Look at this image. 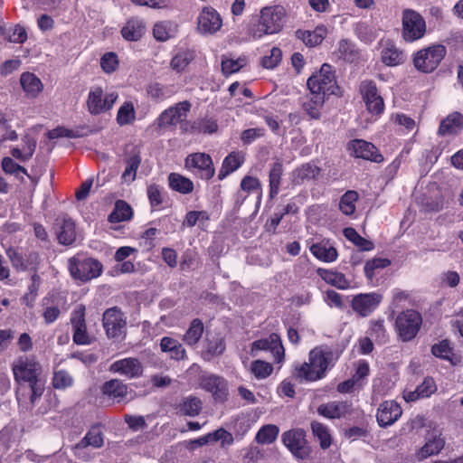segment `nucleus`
<instances>
[{
  "label": "nucleus",
  "mask_w": 463,
  "mask_h": 463,
  "mask_svg": "<svg viewBox=\"0 0 463 463\" xmlns=\"http://www.w3.org/2000/svg\"><path fill=\"white\" fill-rule=\"evenodd\" d=\"M339 354L327 345L313 348L308 354V361L296 364L294 376L299 382H317L326 377V373L335 364Z\"/></svg>",
  "instance_id": "obj_1"
},
{
  "label": "nucleus",
  "mask_w": 463,
  "mask_h": 463,
  "mask_svg": "<svg viewBox=\"0 0 463 463\" xmlns=\"http://www.w3.org/2000/svg\"><path fill=\"white\" fill-rule=\"evenodd\" d=\"M14 380L19 383H28L30 401L34 403L44 391V383L41 379L42 365L33 356H20L13 364Z\"/></svg>",
  "instance_id": "obj_2"
},
{
  "label": "nucleus",
  "mask_w": 463,
  "mask_h": 463,
  "mask_svg": "<svg viewBox=\"0 0 463 463\" xmlns=\"http://www.w3.org/2000/svg\"><path fill=\"white\" fill-rule=\"evenodd\" d=\"M285 16L283 7L266 6L260 10L258 22L250 28V33L254 39H260L264 35L274 34L282 29V20Z\"/></svg>",
  "instance_id": "obj_3"
},
{
  "label": "nucleus",
  "mask_w": 463,
  "mask_h": 463,
  "mask_svg": "<svg viewBox=\"0 0 463 463\" xmlns=\"http://www.w3.org/2000/svg\"><path fill=\"white\" fill-rule=\"evenodd\" d=\"M307 87L311 94L323 95H339L340 89L336 83L335 71L332 66L324 63L319 71L313 74L307 80Z\"/></svg>",
  "instance_id": "obj_4"
},
{
  "label": "nucleus",
  "mask_w": 463,
  "mask_h": 463,
  "mask_svg": "<svg viewBox=\"0 0 463 463\" xmlns=\"http://www.w3.org/2000/svg\"><path fill=\"white\" fill-rule=\"evenodd\" d=\"M447 54L443 44L434 43L419 50L413 57V65L420 72L431 73L434 71Z\"/></svg>",
  "instance_id": "obj_5"
},
{
  "label": "nucleus",
  "mask_w": 463,
  "mask_h": 463,
  "mask_svg": "<svg viewBox=\"0 0 463 463\" xmlns=\"http://www.w3.org/2000/svg\"><path fill=\"white\" fill-rule=\"evenodd\" d=\"M68 269L74 279L86 282L99 277L103 267L98 260L77 255L69 260Z\"/></svg>",
  "instance_id": "obj_6"
},
{
  "label": "nucleus",
  "mask_w": 463,
  "mask_h": 463,
  "mask_svg": "<svg viewBox=\"0 0 463 463\" xmlns=\"http://www.w3.org/2000/svg\"><path fill=\"white\" fill-rule=\"evenodd\" d=\"M402 36L407 43L421 39L426 33V22L422 15L412 9H405L402 17Z\"/></svg>",
  "instance_id": "obj_7"
},
{
  "label": "nucleus",
  "mask_w": 463,
  "mask_h": 463,
  "mask_svg": "<svg viewBox=\"0 0 463 463\" xmlns=\"http://www.w3.org/2000/svg\"><path fill=\"white\" fill-rule=\"evenodd\" d=\"M421 323L422 318L419 312L407 309L397 316L395 329L402 341L408 342L417 335Z\"/></svg>",
  "instance_id": "obj_8"
},
{
  "label": "nucleus",
  "mask_w": 463,
  "mask_h": 463,
  "mask_svg": "<svg viewBox=\"0 0 463 463\" xmlns=\"http://www.w3.org/2000/svg\"><path fill=\"white\" fill-rule=\"evenodd\" d=\"M118 98L116 91L104 93L101 87H92L86 100L87 109L91 115L105 113L112 109Z\"/></svg>",
  "instance_id": "obj_9"
},
{
  "label": "nucleus",
  "mask_w": 463,
  "mask_h": 463,
  "mask_svg": "<svg viewBox=\"0 0 463 463\" xmlns=\"http://www.w3.org/2000/svg\"><path fill=\"white\" fill-rule=\"evenodd\" d=\"M283 444L297 458L306 459L310 455V447L306 440L305 431L301 429L289 430L281 436Z\"/></svg>",
  "instance_id": "obj_10"
},
{
  "label": "nucleus",
  "mask_w": 463,
  "mask_h": 463,
  "mask_svg": "<svg viewBox=\"0 0 463 463\" xmlns=\"http://www.w3.org/2000/svg\"><path fill=\"white\" fill-rule=\"evenodd\" d=\"M185 168L197 174L201 178L209 180L215 173L212 157L205 153H194L185 158Z\"/></svg>",
  "instance_id": "obj_11"
},
{
  "label": "nucleus",
  "mask_w": 463,
  "mask_h": 463,
  "mask_svg": "<svg viewBox=\"0 0 463 463\" xmlns=\"http://www.w3.org/2000/svg\"><path fill=\"white\" fill-rule=\"evenodd\" d=\"M359 90L368 112L374 116L381 115L384 109V101L378 93L376 84L372 80H364Z\"/></svg>",
  "instance_id": "obj_12"
},
{
  "label": "nucleus",
  "mask_w": 463,
  "mask_h": 463,
  "mask_svg": "<svg viewBox=\"0 0 463 463\" xmlns=\"http://www.w3.org/2000/svg\"><path fill=\"white\" fill-rule=\"evenodd\" d=\"M222 19L212 6L203 7L197 17V31L203 35L214 34L221 30Z\"/></svg>",
  "instance_id": "obj_13"
},
{
  "label": "nucleus",
  "mask_w": 463,
  "mask_h": 463,
  "mask_svg": "<svg viewBox=\"0 0 463 463\" xmlns=\"http://www.w3.org/2000/svg\"><path fill=\"white\" fill-rule=\"evenodd\" d=\"M102 322L109 338H119L125 334L127 322L118 307L107 309L103 314Z\"/></svg>",
  "instance_id": "obj_14"
},
{
  "label": "nucleus",
  "mask_w": 463,
  "mask_h": 463,
  "mask_svg": "<svg viewBox=\"0 0 463 463\" xmlns=\"http://www.w3.org/2000/svg\"><path fill=\"white\" fill-rule=\"evenodd\" d=\"M71 324L73 331V342L80 345H90L91 337L87 331L84 306L79 305L74 308L71 314Z\"/></svg>",
  "instance_id": "obj_15"
},
{
  "label": "nucleus",
  "mask_w": 463,
  "mask_h": 463,
  "mask_svg": "<svg viewBox=\"0 0 463 463\" xmlns=\"http://www.w3.org/2000/svg\"><path fill=\"white\" fill-rule=\"evenodd\" d=\"M383 300V295L378 292L361 293L354 296L351 301L353 310L365 317L371 315Z\"/></svg>",
  "instance_id": "obj_16"
},
{
  "label": "nucleus",
  "mask_w": 463,
  "mask_h": 463,
  "mask_svg": "<svg viewBox=\"0 0 463 463\" xmlns=\"http://www.w3.org/2000/svg\"><path fill=\"white\" fill-rule=\"evenodd\" d=\"M191 109L188 101L176 103L175 106L164 110L156 119L159 128L175 126L185 119L187 112Z\"/></svg>",
  "instance_id": "obj_17"
},
{
  "label": "nucleus",
  "mask_w": 463,
  "mask_h": 463,
  "mask_svg": "<svg viewBox=\"0 0 463 463\" xmlns=\"http://www.w3.org/2000/svg\"><path fill=\"white\" fill-rule=\"evenodd\" d=\"M200 386L211 392L216 402H224L228 396L227 382L215 374H203L200 378Z\"/></svg>",
  "instance_id": "obj_18"
},
{
  "label": "nucleus",
  "mask_w": 463,
  "mask_h": 463,
  "mask_svg": "<svg viewBox=\"0 0 463 463\" xmlns=\"http://www.w3.org/2000/svg\"><path fill=\"white\" fill-rule=\"evenodd\" d=\"M269 350L278 363H280L285 354L280 337L277 334H271L268 338L256 340L251 345L250 355L256 356L259 351Z\"/></svg>",
  "instance_id": "obj_19"
},
{
  "label": "nucleus",
  "mask_w": 463,
  "mask_h": 463,
  "mask_svg": "<svg viewBox=\"0 0 463 463\" xmlns=\"http://www.w3.org/2000/svg\"><path fill=\"white\" fill-rule=\"evenodd\" d=\"M445 446V439L438 430L429 431L425 436L424 445L417 451L416 457L421 461L430 456L438 455Z\"/></svg>",
  "instance_id": "obj_20"
},
{
  "label": "nucleus",
  "mask_w": 463,
  "mask_h": 463,
  "mask_svg": "<svg viewBox=\"0 0 463 463\" xmlns=\"http://www.w3.org/2000/svg\"><path fill=\"white\" fill-rule=\"evenodd\" d=\"M109 371L132 379L137 378L142 374L143 366L138 359L128 357L113 362L109 366Z\"/></svg>",
  "instance_id": "obj_21"
},
{
  "label": "nucleus",
  "mask_w": 463,
  "mask_h": 463,
  "mask_svg": "<svg viewBox=\"0 0 463 463\" xmlns=\"http://www.w3.org/2000/svg\"><path fill=\"white\" fill-rule=\"evenodd\" d=\"M349 149H351L355 157L370 160L375 163L383 161V156L379 153L376 146L363 139H354L350 142Z\"/></svg>",
  "instance_id": "obj_22"
},
{
  "label": "nucleus",
  "mask_w": 463,
  "mask_h": 463,
  "mask_svg": "<svg viewBox=\"0 0 463 463\" xmlns=\"http://www.w3.org/2000/svg\"><path fill=\"white\" fill-rule=\"evenodd\" d=\"M402 410L394 401L382 402L377 410V421L381 427L392 425L402 416Z\"/></svg>",
  "instance_id": "obj_23"
},
{
  "label": "nucleus",
  "mask_w": 463,
  "mask_h": 463,
  "mask_svg": "<svg viewBox=\"0 0 463 463\" xmlns=\"http://www.w3.org/2000/svg\"><path fill=\"white\" fill-rule=\"evenodd\" d=\"M317 412L327 419H340L351 413V404L347 402L333 401L319 405Z\"/></svg>",
  "instance_id": "obj_24"
},
{
  "label": "nucleus",
  "mask_w": 463,
  "mask_h": 463,
  "mask_svg": "<svg viewBox=\"0 0 463 463\" xmlns=\"http://www.w3.org/2000/svg\"><path fill=\"white\" fill-rule=\"evenodd\" d=\"M225 347L224 336L221 333H207L203 357L206 360H210L214 356H218L224 352Z\"/></svg>",
  "instance_id": "obj_25"
},
{
  "label": "nucleus",
  "mask_w": 463,
  "mask_h": 463,
  "mask_svg": "<svg viewBox=\"0 0 463 463\" xmlns=\"http://www.w3.org/2000/svg\"><path fill=\"white\" fill-rule=\"evenodd\" d=\"M20 84L25 96L29 99H35L43 90L42 80L34 73L29 71L21 74Z\"/></svg>",
  "instance_id": "obj_26"
},
{
  "label": "nucleus",
  "mask_w": 463,
  "mask_h": 463,
  "mask_svg": "<svg viewBox=\"0 0 463 463\" xmlns=\"http://www.w3.org/2000/svg\"><path fill=\"white\" fill-rule=\"evenodd\" d=\"M382 61L391 67L402 64L406 60V54L391 42H387L382 50Z\"/></svg>",
  "instance_id": "obj_27"
},
{
  "label": "nucleus",
  "mask_w": 463,
  "mask_h": 463,
  "mask_svg": "<svg viewBox=\"0 0 463 463\" xmlns=\"http://www.w3.org/2000/svg\"><path fill=\"white\" fill-rule=\"evenodd\" d=\"M317 273L326 283L339 289H348L351 288L350 281L341 272L319 268L317 269Z\"/></svg>",
  "instance_id": "obj_28"
},
{
  "label": "nucleus",
  "mask_w": 463,
  "mask_h": 463,
  "mask_svg": "<svg viewBox=\"0 0 463 463\" xmlns=\"http://www.w3.org/2000/svg\"><path fill=\"white\" fill-rule=\"evenodd\" d=\"M101 391L104 395L119 402L128 395V385L118 379H112L102 385Z\"/></svg>",
  "instance_id": "obj_29"
},
{
  "label": "nucleus",
  "mask_w": 463,
  "mask_h": 463,
  "mask_svg": "<svg viewBox=\"0 0 463 463\" xmlns=\"http://www.w3.org/2000/svg\"><path fill=\"white\" fill-rule=\"evenodd\" d=\"M103 435L99 428L94 427L88 431L85 437L77 443L74 448V454L80 455L81 449L91 446L95 449L100 448L103 445Z\"/></svg>",
  "instance_id": "obj_30"
},
{
  "label": "nucleus",
  "mask_w": 463,
  "mask_h": 463,
  "mask_svg": "<svg viewBox=\"0 0 463 463\" xmlns=\"http://www.w3.org/2000/svg\"><path fill=\"white\" fill-rule=\"evenodd\" d=\"M463 128V116L459 112H453L449 114L440 123L439 132V134L450 135L456 134L460 131Z\"/></svg>",
  "instance_id": "obj_31"
},
{
  "label": "nucleus",
  "mask_w": 463,
  "mask_h": 463,
  "mask_svg": "<svg viewBox=\"0 0 463 463\" xmlns=\"http://www.w3.org/2000/svg\"><path fill=\"white\" fill-rule=\"evenodd\" d=\"M160 348L164 353H167L170 358L181 360L185 357V350L182 344L172 337L164 336L160 341Z\"/></svg>",
  "instance_id": "obj_32"
},
{
  "label": "nucleus",
  "mask_w": 463,
  "mask_h": 463,
  "mask_svg": "<svg viewBox=\"0 0 463 463\" xmlns=\"http://www.w3.org/2000/svg\"><path fill=\"white\" fill-rule=\"evenodd\" d=\"M203 408L202 401L195 396L185 397L176 407L177 413L184 416L194 417L198 415Z\"/></svg>",
  "instance_id": "obj_33"
},
{
  "label": "nucleus",
  "mask_w": 463,
  "mask_h": 463,
  "mask_svg": "<svg viewBox=\"0 0 463 463\" xmlns=\"http://www.w3.org/2000/svg\"><path fill=\"white\" fill-rule=\"evenodd\" d=\"M310 251L317 260L324 262H333L338 257L336 249L325 242L313 244Z\"/></svg>",
  "instance_id": "obj_34"
},
{
  "label": "nucleus",
  "mask_w": 463,
  "mask_h": 463,
  "mask_svg": "<svg viewBox=\"0 0 463 463\" xmlns=\"http://www.w3.org/2000/svg\"><path fill=\"white\" fill-rule=\"evenodd\" d=\"M326 28L325 26H317L314 31H297L298 39L310 47L317 46L322 43L326 35Z\"/></svg>",
  "instance_id": "obj_35"
},
{
  "label": "nucleus",
  "mask_w": 463,
  "mask_h": 463,
  "mask_svg": "<svg viewBox=\"0 0 463 463\" xmlns=\"http://www.w3.org/2000/svg\"><path fill=\"white\" fill-rule=\"evenodd\" d=\"M243 156L240 153L232 152L229 154L222 162V167L218 174V179L222 180L231 173L236 171L243 163Z\"/></svg>",
  "instance_id": "obj_36"
},
{
  "label": "nucleus",
  "mask_w": 463,
  "mask_h": 463,
  "mask_svg": "<svg viewBox=\"0 0 463 463\" xmlns=\"http://www.w3.org/2000/svg\"><path fill=\"white\" fill-rule=\"evenodd\" d=\"M121 33L128 41H137L144 33L143 22L137 18L129 19L122 28Z\"/></svg>",
  "instance_id": "obj_37"
},
{
  "label": "nucleus",
  "mask_w": 463,
  "mask_h": 463,
  "mask_svg": "<svg viewBox=\"0 0 463 463\" xmlns=\"http://www.w3.org/2000/svg\"><path fill=\"white\" fill-rule=\"evenodd\" d=\"M169 186L172 190L180 194H190L194 190L193 182L177 173H171L168 176Z\"/></svg>",
  "instance_id": "obj_38"
},
{
  "label": "nucleus",
  "mask_w": 463,
  "mask_h": 463,
  "mask_svg": "<svg viewBox=\"0 0 463 463\" xmlns=\"http://www.w3.org/2000/svg\"><path fill=\"white\" fill-rule=\"evenodd\" d=\"M59 242L63 245H71L76 240L75 223L71 219H64L60 231L57 232Z\"/></svg>",
  "instance_id": "obj_39"
},
{
  "label": "nucleus",
  "mask_w": 463,
  "mask_h": 463,
  "mask_svg": "<svg viewBox=\"0 0 463 463\" xmlns=\"http://www.w3.org/2000/svg\"><path fill=\"white\" fill-rule=\"evenodd\" d=\"M312 95L309 100L303 103V109L312 119H319L325 103V97L317 94Z\"/></svg>",
  "instance_id": "obj_40"
},
{
  "label": "nucleus",
  "mask_w": 463,
  "mask_h": 463,
  "mask_svg": "<svg viewBox=\"0 0 463 463\" xmlns=\"http://www.w3.org/2000/svg\"><path fill=\"white\" fill-rule=\"evenodd\" d=\"M203 324L200 319H194L183 336L184 342L188 345H194L201 339L203 333Z\"/></svg>",
  "instance_id": "obj_41"
},
{
  "label": "nucleus",
  "mask_w": 463,
  "mask_h": 463,
  "mask_svg": "<svg viewBox=\"0 0 463 463\" xmlns=\"http://www.w3.org/2000/svg\"><path fill=\"white\" fill-rule=\"evenodd\" d=\"M282 174V163H274L270 168L269 175L270 198H274L279 194Z\"/></svg>",
  "instance_id": "obj_42"
},
{
  "label": "nucleus",
  "mask_w": 463,
  "mask_h": 463,
  "mask_svg": "<svg viewBox=\"0 0 463 463\" xmlns=\"http://www.w3.org/2000/svg\"><path fill=\"white\" fill-rule=\"evenodd\" d=\"M133 214L132 208L124 201H118L116 203L113 212L109 216L110 222H120L128 221Z\"/></svg>",
  "instance_id": "obj_43"
},
{
  "label": "nucleus",
  "mask_w": 463,
  "mask_h": 463,
  "mask_svg": "<svg viewBox=\"0 0 463 463\" xmlns=\"http://www.w3.org/2000/svg\"><path fill=\"white\" fill-rule=\"evenodd\" d=\"M52 383L56 390H66L71 387L74 383V378L66 370H55L52 379Z\"/></svg>",
  "instance_id": "obj_44"
},
{
  "label": "nucleus",
  "mask_w": 463,
  "mask_h": 463,
  "mask_svg": "<svg viewBox=\"0 0 463 463\" xmlns=\"http://www.w3.org/2000/svg\"><path fill=\"white\" fill-rule=\"evenodd\" d=\"M147 94L156 101H162L173 96L174 90L171 87L158 82H153L147 87Z\"/></svg>",
  "instance_id": "obj_45"
},
{
  "label": "nucleus",
  "mask_w": 463,
  "mask_h": 463,
  "mask_svg": "<svg viewBox=\"0 0 463 463\" xmlns=\"http://www.w3.org/2000/svg\"><path fill=\"white\" fill-rule=\"evenodd\" d=\"M345 237L357 246L362 250H371L373 249V243L363 238L355 229L352 227L345 228L343 231Z\"/></svg>",
  "instance_id": "obj_46"
},
{
  "label": "nucleus",
  "mask_w": 463,
  "mask_h": 463,
  "mask_svg": "<svg viewBox=\"0 0 463 463\" xmlns=\"http://www.w3.org/2000/svg\"><path fill=\"white\" fill-rule=\"evenodd\" d=\"M2 169L5 174L13 175L21 181H24V175L29 176L27 170L12 157L5 156L2 159Z\"/></svg>",
  "instance_id": "obj_47"
},
{
  "label": "nucleus",
  "mask_w": 463,
  "mask_h": 463,
  "mask_svg": "<svg viewBox=\"0 0 463 463\" xmlns=\"http://www.w3.org/2000/svg\"><path fill=\"white\" fill-rule=\"evenodd\" d=\"M279 428L273 424H268L261 427L256 434L255 439L260 444H270L278 437Z\"/></svg>",
  "instance_id": "obj_48"
},
{
  "label": "nucleus",
  "mask_w": 463,
  "mask_h": 463,
  "mask_svg": "<svg viewBox=\"0 0 463 463\" xmlns=\"http://www.w3.org/2000/svg\"><path fill=\"white\" fill-rule=\"evenodd\" d=\"M194 133L213 134L217 131L218 124L212 118H198L191 126Z\"/></svg>",
  "instance_id": "obj_49"
},
{
  "label": "nucleus",
  "mask_w": 463,
  "mask_h": 463,
  "mask_svg": "<svg viewBox=\"0 0 463 463\" xmlns=\"http://www.w3.org/2000/svg\"><path fill=\"white\" fill-rule=\"evenodd\" d=\"M136 112L132 102H124L118 110L117 122L120 126L128 125L135 120Z\"/></svg>",
  "instance_id": "obj_50"
},
{
  "label": "nucleus",
  "mask_w": 463,
  "mask_h": 463,
  "mask_svg": "<svg viewBox=\"0 0 463 463\" xmlns=\"http://www.w3.org/2000/svg\"><path fill=\"white\" fill-rule=\"evenodd\" d=\"M311 429L315 437H317L320 442V447L326 449L331 445V435L326 426L320 422L314 421L311 423Z\"/></svg>",
  "instance_id": "obj_51"
},
{
  "label": "nucleus",
  "mask_w": 463,
  "mask_h": 463,
  "mask_svg": "<svg viewBox=\"0 0 463 463\" xmlns=\"http://www.w3.org/2000/svg\"><path fill=\"white\" fill-rule=\"evenodd\" d=\"M358 194L355 191H347L340 199L339 208L345 215H351L355 211V202Z\"/></svg>",
  "instance_id": "obj_52"
},
{
  "label": "nucleus",
  "mask_w": 463,
  "mask_h": 463,
  "mask_svg": "<svg viewBox=\"0 0 463 463\" xmlns=\"http://www.w3.org/2000/svg\"><path fill=\"white\" fill-rule=\"evenodd\" d=\"M320 168L314 164H305L296 170V179L305 182L310 181L318 176Z\"/></svg>",
  "instance_id": "obj_53"
},
{
  "label": "nucleus",
  "mask_w": 463,
  "mask_h": 463,
  "mask_svg": "<svg viewBox=\"0 0 463 463\" xmlns=\"http://www.w3.org/2000/svg\"><path fill=\"white\" fill-rule=\"evenodd\" d=\"M390 264L391 262L388 259L374 258L364 264V274L369 280H373L377 269H384Z\"/></svg>",
  "instance_id": "obj_54"
},
{
  "label": "nucleus",
  "mask_w": 463,
  "mask_h": 463,
  "mask_svg": "<svg viewBox=\"0 0 463 463\" xmlns=\"http://www.w3.org/2000/svg\"><path fill=\"white\" fill-rule=\"evenodd\" d=\"M209 218L206 211H190L185 214L183 225L187 227H194L197 223L203 225L209 221Z\"/></svg>",
  "instance_id": "obj_55"
},
{
  "label": "nucleus",
  "mask_w": 463,
  "mask_h": 463,
  "mask_svg": "<svg viewBox=\"0 0 463 463\" xmlns=\"http://www.w3.org/2000/svg\"><path fill=\"white\" fill-rule=\"evenodd\" d=\"M140 162L141 158L138 155H134L128 159L126 169L121 176L125 182L130 183L135 180Z\"/></svg>",
  "instance_id": "obj_56"
},
{
  "label": "nucleus",
  "mask_w": 463,
  "mask_h": 463,
  "mask_svg": "<svg viewBox=\"0 0 463 463\" xmlns=\"http://www.w3.org/2000/svg\"><path fill=\"white\" fill-rule=\"evenodd\" d=\"M246 65L245 58L231 59L223 58L222 61V71L224 75H230L239 71Z\"/></svg>",
  "instance_id": "obj_57"
},
{
  "label": "nucleus",
  "mask_w": 463,
  "mask_h": 463,
  "mask_svg": "<svg viewBox=\"0 0 463 463\" xmlns=\"http://www.w3.org/2000/svg\"><path fill=\"white\" fill-rule=\"evenodd\" d=\"M193 59L189 51H182L176 53L171 61V68L177 72L183 71Z\"/></svg>",
  "instance_id": "obj_58"
},
{
  "label": "nucleus",
  "mask_w": 463,
  "mask_h": 463,
  "mask_svg": "<svg viewBox=\"0 0 463 463\" xmlns=\"http://www.w3.org/2000/svg\"><path fill=\"white\" fill-rule=\"evenodd\" d=\"M250 371L257 379H265L273 371L272 365L262 360H256L251 364Z\"/></svg>",
  "instance_id": "obj_59"
},
{
  "label": "nucleus",
  "mask_w": 463,
  "mask_h": 463,
  "mask_svg": "<svg viewBox=\"0 0 463 463\" xmlns=\"http://www.w3.org/2000/svg\"><path fill=\"white\" fill-rule=\"evenodd\" d=\"M355 34L364 43H371L376 38L375 32L364 22L357 23L354 26Z\"/></svg>",
  "instance_id": "obj_60"
},
{
  "label": "nucleus",
  "mask_w": 463,
  "mask_h": 463,
  "mask_svg": "<svg viewBox=\"0 0 463 463\" xmlns=\"http://www.w3.org/2000/svg\"><path fill=\"white\" fill-rule=\"evenodd\" d=\"M241 189L248 194L256 192L259 194L260 198L262 194L260 180L257 177H253L250 175H246L242 178L241 182Z\"/></svg>",
  "instance_id": "obj_61"
},
{
  "label": "nucleus",
  "mask_w": 463,
  "mask_h": 463,
  "mask_svg": "<svg viewBox=\"0 0 463 463\" xmlns=\"http://www.w3.org/2000/svg\"><path fill=\"white\" fill-rule=\"evenodd\" d=\"M282 58V52L278 47H273L269 51V55H265L261 59V64L266 69H274L279 65Z\"/></svg>",
  "instance_id": "obj_62"
},
{
  "label": "nucleus",
  "mask_w": 463,
  "mask_h": 463,
  "mask_svg": "<svg viewBox=\"0 0 463 463\" xmlns=\"http://www.w3.org/2000/svg\"><path fill=\"white\" fill-rule=\"evenodd\" d=\"M369 335L374 337L380 343L387 341V332L383 325V320H374L371 322Z\"/></svg>",
  "instance_id": "obj_63"
},
{
  "label": "nucleus",
  "mask_w": 463,
  "mask_h": 463,
  "mask_svg": "<svg viewBox=\"0 0 463 463\" xmlns=\"http://www.w3.org/2000/svg\"><path fill=\"white\" fill-rule=\"evenodd\" d=\"M209 443L221 441L222 446L231 445L233 442L232 435L224 429H219L207 434Z\"/></svg>",
  "instance_id": "obj_64"
}]
</instances>
